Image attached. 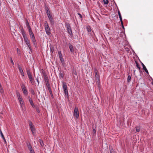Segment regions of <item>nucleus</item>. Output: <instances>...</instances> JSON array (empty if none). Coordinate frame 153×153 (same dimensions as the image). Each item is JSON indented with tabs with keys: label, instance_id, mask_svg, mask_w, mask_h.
<instances>
[{
	"label": "nucleus",
	"instance_id": "2f4dec72",
	"mask_svg": "<svg viewBox=\"0 0 153 153\" xmlns=\"http://www.w3.org/2000/svg\"><path fill=\"white\" fill-rule=\"evenodd\" d=\"M3 91V89L2 88V87L1 86V83H0V91L1 92H2Z\"/></svg>",
	"mask_w": 153,
	"mask_h": 153
},
{
	"label": "nucleus",
	"instance_id": "2eb2a0df",
	"mask_svg": "<svg viewBox=\"0 0 153 153\" xmlns=\"http://www.w3.org/2000/svg\"><path fill=\"white\" fill-rule=\"evenodd\" d=\"M29 101L32 106L33 108H34L35 107V105L34 104L32 100L30 98H29Z\"/></svg>",
	"mask_w": 153,
	"mask_h": 153
},
{
	"label": "nucleus",
	"instance_id": "8fccbe9b",
	"mask_svg": "<svg viewBox=\"0 0 153 153\" xmlns=\"http://www.w3.org/2000/svg\"><path fill=\"white\" fill-rule=\"evenodd\" d=\"M23 100V99L22 98V97L21 98L19 99L18 100Z\"/></svg>",
	"mask_w": 153,
	"mask_h": 153
},
{
	"label": "nucleus",
	"instance_id": "6e6552de",
	"mask_svg": "<svg viewBox=\"0 0 153 153\" xmlns=\"http://www.w3.org/2000/svg\"><path fill=\"white\" fill-rule=\"evenodd\" d=\"M29 35H30L31 41L33 42L34 45L36 46V42L33 33L30 34Z\"/></svg>",
	"mask_w": 153,
	"mask_h": 153
},
{
	"label": "nucleus",
	"instance_id": "7ed1b4c3",
	"mask_svg": "<svg viewBox=\"0 0 153 153\" xmlns=\"http://www.w3.org/2000/svg\"><path fill=\"white\" fill-rule=\"evenodd\" d=\"M29 124L32 134L33 135L35 136L36 134V129L34 125H33L32 122L31 121L29 122Z\"/></svg>",
	"mask_w": 153,
	"mask_h": 153
},
{
	"label": "nucleus",
	"instance_id": "c756f323",
	"mask_svg": "<svg viewBox=\"0 0 153 153\" xmlns=\"http://www.w3.org/2000/svg\"><path fill=\"white\" fill-rule=\"evenodd\" d=\"M25 23L27 26L30 25L28 21V20L27 19H26Z\"/></svg>",
	"mask_w": 153,
	"mask_h": 153
},
{
	"label": "nucleus",
	"instance_id": "79ce46f5",
	"mask_svg": "<svg viewBox=\"0 0 153 153\" xmlns=\"http://www.w3.org/2000/svg\"><path fill=\"white\" fill-rule=\"evenodd\" d=\"M119 18L120 19V21L121 22V23H122L123 21H122V17H119Z\"/></svg>",
	"mask_w": 153,
	"mask_h": 153
},
{
	"label": "nucleus",
	"instance_id": "72a5a7b5",
	"mask_svg": "<svg viewBox=\"0 0 153 153\" xmlns=\"http://www.w3.org/2000/svg\"><path fill=\"white\" fill-rule=\"evenodd\" d=\"M48 89L49 91L50 94H52V90H51V88H48Z\"/></svg>",
	"mask_w": 153,
	"mask_h": 153
},
{
	"label": "nucleus",
	"instance_id": "a18cd8bd",
	"mask_svg": "<svg viewBox=\"0 0 153 153\" xmlns=\"http://www.w3.org/2000/svg\"><path fill=\"white\" fill-rule=\"evenodd\" d=\"M0 134L1 136L2 134H3L1 129H0Z\"/></svg>",
	"mask_w": 153,
	"mask_h": 153
},
{
	"label": "nucleus",
	"instance_id": "a211bd4d",
	"mask_svg": "<svg viewBox=\"0 0 153 153\" xmlns=\"http://www.w3.org/2000/svg\"><path fill=\"white\" fill-rule=\"evenodd\" d=\"M27 73V74L28 77L32 76V74L30 72V71L29 69H28L26 70Z\"/></svg>",
	"mask_w": 153,
	"mask_h": 153
},
{
	"label": "nucleus",
	"instance_id": "9d476101",
	"mask_svg": "<svg viewBox=\"0 0 153 153\" xmlns=\"http://www.w3.org/2000/svg\"><path fill=\"white\" fill-rule=\"evenodd\" d=\"M18 66L21 75L23 76H24V74L22 68L19 65H18Z\"/></svg>",
	"mask_w": 153,
	"mask_h": 153
},
{
	"label": "nucleus",
	"instance_id": "7c9ffc66",
	"mask_svg": "<svg viewBox=\"0 0 153 153\" xmlns=\"http://www.w3.org/2000/svg\"><path fill=\"white\" fill-rule=\"evenodd\" d=\"M42 74L44 77L47 76V75H46V73L44 71H43V72L42 71Z\"/></svg>",
	"mask_w": 153,
	"mask_h": 153
},
{
	"label": "nucleus",
	"instance_id": "37998d69",
	"mask_svg": "<svg viewBox=\"0 0 153 153\" xmlns=\"http://www.w3.org/2000/svg\"><path fill=\"white\" fill-rule=\"evenodd\" d=\"M78 14L79 16L80 17V18H82V15L79 13H78Z\"/></svg>",
	"mask_w": 153,
	"mask_h": 153
},
{
	"label": "nucleus",
	"instance_id": "393cba45",
	"mask_svg": "<svg viewBox=\"0 0 153 153\" xmlns=\"http://www.w3.org/2000/svg\"><path fill=\"white\" fill-rule=\"evenodd\" d=\"M27 146L29 150L32 149V146L30 144H28L27 145Z\"/></svg>",
	"mask_w": 153,
	"mask_h": 153
},
{
	"label": "nucleus",
	"instance_id": "e433bc0d",
	"mask_svg": "<svg viewBox=\"0 0 153 153\" xmlns=\"http://www.w3.org/2000/svg\"><path fill=\"white\" fill-rule=\"evenodd\" d=\"M118 13L119 17H122L120 11L118 10Z\"/></svg>",
	"mask_w": 153,
	"mask_h": 153
},
{
	"label": "nucleus",
	"instance_id": "ddd939ff",
	"mask_svg": "<svg viewBox=\"0 0 153 153\" xmlns=\"http://www.w3.org/2000/svg\"><path fill=\"white\" fill-rule=\"evenodd\" d=\"M69 46L71 52L72 53L74 51V49L73 46L72 45L69 44Z\"/></svg>",
	"mask_w": 153,
	"mask_h": 153
},
{
	"label": "nucleus",
	"instance_id": "ea45409f",
	"mask_svg": "<svg viewBox=\"0 0 153 153\" xmlns=\"http://www.w3.org/2000/svg\"><path fill=\"white\" fill-rule=\"evenodd\" d=\"M30 153H34L35 152L34 150L33 149L30 150Z\"/></svg>",
	"mask_w": 153,
	"mask_h": 153
},
{
	"label": "nucleus",
	"instance_id": "c03bdc74",
	"mask_svg": "<svg viewBox=\"0 0 153 153\" xmlns=\"http://www.w3.org/2000/svg\"><path fill=\"white\" fill-rule=\"evenodd\" d=\"M93 132L95 134L96 133V130L94 129H93Z\"/></svg>",
	"mask_w": 153,
	"mask_h": 153
},
{
	"label": "nucleus",
	"instance_id": "cd10ccee",
	"mask_svg": "<svg viewBox=\"0 0 153 153\" xmlns=\"http://www.w3.org/2000/svg\"><path fill=\"white\" fill-rule=\"evenodd\" d=\"M30 92H31V94L32 95H35V92L34 91V90L33 89H31Z\"/></svg>",
	"mask_w": 153,
	"mask_h": 153
},
{
	"label": "nucleus",
	"instance_id": "864d4df0",
	"mask_svg": "<svg viewBox=\"0 0 153 153\" xmlns=\"http://www.w3.org/2000/svg\"><path fill=\"white\" fill-rule=\"evenodd\" d=\"M17 51H18V50H19V49L18 48H17Z\"/></svg>",
	"mask_w": 153,
	"mask_h": 153
},
{
	"label": "nucleus",
	"instance_id": "f704fd0d",
	"mask_svg": "<svg viewBox=\"0 0 153 153\" xmlns=\"http://www.w3.org/2000/svg\"><path fill=\"white\" fill-rule=\"evenodd\" d=\"M51 52L53 53L54 51V49L53 47H51L50 48Z\"/></svg>",
	"mask_w": 153,
	"mask_h": 153
},
{
	"label": "nucleus",
	"instance_id": "0eeeda50",
	"mask_svg": "<svg viewBox=\"0 0 153 153\" xmlns=\"http://www.w3.org/2000/svg\"><path fill=\"white\" fill-rule=\"evenodd\" d=\"M21 87L24 94L26 96L27 95L28 91L25 85L22 84L21 85Z\"/></svg>",
	"mask_w": 153,
	"mask_h": 153
},
{
	"label": "nucleus",
	"instance_id": "09e8293b",
	"mask_svg": "<svg viewBox=\"0 0 153 153\" xmlns=\"http://www.w3.org/2000/svg\"><path fill=\"white\" fill-rule=\"evenodd\" d=\"M121 24L122 25V26L124 28L123 25V23H121Z\"/></svg>",
	"mask_w": 153,
	"mask_h": 153
},
{
	"label": "nucleus",
	"instance_id": "3c124183",
	"mask_svg": "<svg viewBox=\"0 0 153 153\" xmlns=\"http://www.w3.org/2000/svg\"><path fill=\"white\" fill-rule=\"evenodd\" d=\"M110 153H114V152H113L111 151L110 150Z\"/></svg>",
	"mask_w": 153,
	"mask_h": 153
},
{
	"label": "nucleus",
	"instance_id": "412c9836",
	"mask_svg": "<svg viewBox=\"0 0 153 153\" xmlns=\"http://www.w3.org/2000/svg\"><path fill=\"white\" fill-rule=\"evenodd\" d=\"M136 130L137 132H139L140 130V127L139 126H137L135 127Z\"/></svg>",
	"mask_w": 153,
	"mask_h": 153
},
{
	"label": "nucleus",
	"instance_id": "4c0bfd02",
	"mask_svg": "<svg viewBox=\"0 0 153 153\" xmlns=\"http://www.w3.org/2000/svg\"><path fill=\"white\" fill-rule=\"evenodd\" d=\"M60 76L62 78H63L64 76L63 74L62 73L60 74Z\"/></svg>",
	"mask_w": 153,
	"mask_h": 153
},
{
	"label": "nucleus",
	"instance_id": "6e6d98bb",
	"mask_svg": "<svg viewBox=\"0 0 153 153\" xmlns=\"http://www.w3.org/2000/svg\"><path fill=\"white\" fill-rule=\"evenodd\" d=\"M21 153V152H20V153Z\"/></svg>",
	"mask_w": 153,
	"mask_h": 153
},
{
	"label": "nucleus",
	"instance_id": "423d86ee",
	"mask_svg": "<svg viewBox=\"0 0 153 153\" xmlns=\"http://www.w3.org/2000/svg\"><path fill=\"white\" fill-rule=\"evenodd\" d=\"M62 86L65 94L66 96H68V93L67 88V86L65 82H63Z\"/></svg>",
	"mask_w": 153,
	"mask_h": 153
},
{
	"label": "nucleus",
	"instance_id": "a19ab883",
	"mask_svg": "<svg viewBox=\"0 0 153 153\" xmlns=\"http://www.w3.org/2000/svg\"><path fill=\"white\" fill-rule=\"evenodd\" d=\"M29 34L33 33L32 29L28 30Z\"/></svg>",
	"mask_w": 153,
	"mask_h": 153
},
{
	"label": "nucleus",
	"instance_id": "49530a36",
	"mask_svg": "<svg viewBox=\"0 0 153 153\" xmlns=\"http://www.w3.org/2000/svg\"><path fill=\"white\" fill-rule=\"evenodd\" d=\"M4 140V142L5 143H6L7 142H6V140H5V138H4V139H3Z\"/></svg>",
	"mask_w": 153,
	"mask_h": 153
},
{
	"label": "nucleus",
	"instance_id": "f03ea898",
	"mask_svg": "<svg viewBox=\"0 0 153 153\" xmlns=\"http://www.w3.org/2000/svg\"><path fill=\"white\" fill-rule=\"evenodd\" d=\"M94 72L95 76V80L96 82H99L100 79V75L99 73L97 68L94 69Z\"/></svg>",
	"mask_w": 153,
	"mask_h": 153
},
{
	"label": "nucleus",
	"instance_id": "de8ad7c7",
	"mask_svg": "<svg viewBox=\"0 0 153 153\" xmlns=\"http://www.w3.org/2000/svg\"><path fill=\"white\" fill-rule=\"evenodd\" d=\"M1 137L3 139L5 138V137H4V135H3V134H2V135H1Z\"/></svg>",
	"mask_w": 153,
	"mask_h": 153
},
{
	"label": "nucleus",
	"instance_id": "58836bf2",
	"mask_svg": "<svg viewBox=\"0 0 153 153\" xmlns=\"http://www.w3.org/2000/svg\"><path fill=\"white\" fill-rule=\"evenodd\" d=\"M27 28L28 30L31 29V28L30 27V25H29L28 26H27Z\"/></svg>",
	"mask_w": 153,
	"mask_h": 153
},
{
	"label": "nucleus",
	"instance_id": "f3484780",
	"mask_svg": "<svg viewBox=\"0 0 153 153\" xmlns=\"http://www.w3.org/2000/svg\"><path fill=\"white\" fill-rule=\"evenodd\" d=\"M142 65L143 66V69L147 73V74H149L148 71L147 70V69H146V66H145V65L142 63Z\"/></svg>",
	"mask_w": 153,
	"mask_h": 153
},
{
	"label": "nucleus",
	"instance_id": "39448f33",
	"mask_svg": "<svg viewBox=\"0 0 153 153\" xmlns=\"http://www.w3.org/2000/svg\"><path fill=\"white\" fill-rule=\"evenodd\" d=\"M44 26L46 34L48 35H50L51 33L50 29L47 21L45 22Z\"/></svg>",
	"mask_w": 153,
	"mask_h": 153
},
{
	"label": "nucleus",
	"instance_id": "aec40b11",
	"mask_svg": "<svg viewBox=\"0 0 153 153\" xmlns=\"http://www.w3.org/2000/svg\"><path fill=\"white\" fill-rule=\"evenodd\" d=\"M16 94L18 100L22 97V96L19 92L18 91L16 92Z\"/></svg>",
	"mask_w": 153,
	"mask_h": 153
},
{
	"label": "nucleus",
	"instance_id": "bb28decb",
	"mask_svg": "<svg viewBox=\"0 0 153 153\" xmlns=\"http://www.w3.org/2000/svg\"><path fill=\"white\" fill-rule=\"evenodd\" d=\"M46 83L47 87L48 88V89L51 88L50 85L49 84V82H46Z\"/></svg>",
	"mask_w": 153,
	"mask_h": 153
},
{
	"label": "nucleus",
	"instance_id": "a878e982",
	"mask_svg": "<svg viewBox=\"0 0 153 153\" xmlns=\"http://www.w3.org/2000/svg\"><path fill=\"white\" fill-rule=\"evenodd\" d=\"M44 79L46 82H49V79L47 76L44 77Z\"/></svg>",
	"mask_w": 153,
	"mask_h": 153
},
{
	"label": "nucleus",
	"instance_id": "f257e3e1",
	"mask_svg": "<svg viewBox=\"0 0 153 153\" xmlns=\"http://www.w3.org/2000/svg\"><path fill=\"white\" fill-rule=\"evenodd\" d=\"M21 33L24 38V40L26 44L27 45L28 47L30 49L31 47L30 41L27 38L26 36V35L25 33L24 30L23 28H22L21 29Z\"/></svg>",
	"mask_w": 153,
	"mask_h": 153
},
{
	"label": "nucleus",
	"instance_id": "5701e85b",
	"mask_svg": "<svg viewBox=\"0 0 153 153\" xmlns=\"http://www.w3.org/2000/svg\"><path fill=\"white\" fill-rule=\"evenodd\" d=\"M45 9L47 14L50 13V12L49 10V9L47 7H46Z\"/></svg>",
	"mask_w": 153,
	"mask_h": 153
},
{
	"label": "nucleus",
	"instance_id": "6ab92c4d",
	"mask_svg": "<svg viewBox=\"0 0 153 153\" xmlns=\"http://www.w3.org/2000/svg\"><path fill=\"white\" fill-rule=\"evenodd\" d=\"M58 53L59 54V57L61 61H62V59H63V58H62V55L61 52L60 51H58Z\"/></svg>",
	"mask_w": 153,
	"mask_h": 153
},
{
	"label": "nucleus",
	"instance_id": "20e7f679",
	"mask_svg": "<svg viewBox=\"0 0 153 153\" xmlns=\"http://www.w3.org/2000/svg\"><path fill=\"white\" fill-rule=\"evenodd\" d=\"M65 25L67 30L68 33L71 37H72L73 33L70 24L68 23H65Z\"/></svg>",
	"mask_w": 153,
	"mask_h": 153
},
{
	"label": "nucleus",
	"instance_id": "5fc2aeb1",
	"mask_svg": "<svg viewBox=\"0 0 153 153\" xmlns=\"http://www.w3.org/2000/svg\"><path fill=\"white\" fill-rule=\"evenodd\" d=\"M152 84L153 85V81L152 82Z\"/></svg>",
	"mask_w": 153,
	"mask_h": 153
},
{
	"label": "nucleus",
	"instance_id": "1a4fd4ad",
	"mask_svg": "<svg viewBox=\"0 0 153 153\" xmlns=\"http://www.w3.org/2000/svg\"><path fill=\"white\" fill-rule=\"evenodd\" d=\"M79 112L78 108L77 107H75L73 115L74 116H75L76 119L78 118L79 117Z\"/></svg>",
	"mask_w": 153,
	"mask_h": 153
},
{
	"label": "nucleus",
	"instance_id": "c85d7f7f",
	"mask_svg": "<svg viewBox=\"0 0 153 153\" xmlns=\"http://www.w3.org/2000/svg\"><path fill=\"white\" fill-rule=\"evenodd\" d=\"M103 2L105 4H108L109 1L108 0H103Z\"/></svg>",
	"mask_w": 153,
	"mask_h": 153
},
{
	"label": "nucleus",
	"instance_id": "f8f14e48",
	"mask_svg": "<svg viewBox=\"0 0 153 153\" xmlns=\"http://www.w3.org/2000/svg\"><path fill=\"white\" fill-rule=\"evenodd\" d=\"M28 78L30 79V80L31 83L32 85H33L35 82V81H34V78L32 77V76L29 77H28Z\"/></svg>",
	"mask_w": 153,
	"mask_h": 153
},
{
	"label": "nucleus",
	"instance_id": "b1692460",
	"mask_svg": "<svg viewBox=\"0 0 153 153\" xmlns=\"http://www.w3.org/2000/svg\"><path fill=\"white\" fill-rule=\"evenodd\" d=\"M131 76L130 75H128L127 78V81L129 82L131 80Z\"/></svg>",
	"mask_w": 153,
	"mask_h": 153
},
{
	"label": "nucleus",
	"instance_id": "603ef678",
	"mask_svg": "<svg viewBox=\"0 0 153 153\" xmlns=\"http://www.w3.org/2000/svg\"><path fill=\"white\" fill-rule=\"evenodd\" d=\"M1 0H0V6H1Z\"/></svg>",
	"mask_w": 153,
	"mask_h": 153
},
{
	"label": "nucleus",
	"instance_id": "473e14b6",
	"mask_svg": "<svg viewBox=\"0 0 153 153\" xmlns=\"http://www.w3.org/2000/svg\"><path fill=\"white\" fill-rule=\"evenodd\" d=\"M40 145L42 146L44 144L43 141H42V140H40Z\"/></svg>",
	"mask_w": 153,
	"mask_h": 153
},
{
	"label": "nucleus",
	"instance_id": "dca6fc26",
	"mask_svg": "<svg viewBox=\"0 0 153 153\" xmlns=\"http://www.w3.org/2000/svg\"><path fill=\"white\" fill-rule=\"evenodd\" d=\"M86 29L88 33L89 34H91V27L89 26H87L86 27Z\"/></svg>",
	"mask_w": 153,
	"mask_h": 153
},
{
	"label": "nucleus",
	"instance_id": "c9c22d12",
	"mask_svg": "<svg viewBox=\"0 0 153 153\" xmlns=\"http://www.w3.org/2000/svg\"><path fill=\"white\" fill-rule=\"evenodd\" d=\"M10 61H11V63H12V64L13 65H14V62L13 60V59H12V58L11 57L10 58Z\"/></svg>",
	"mask_w": 153,
	"mask_h": 153
},
{
	"label": "nucleus",
	"instance_id": "9b49d317",
	"mask_svg": "<svg viewBox=\"0 0 153 153\" xmlns=\"http://www.w3.org/2000/svg\"><path fill=\"white\" fill-rule=\"evenodd\" d=\"M19 103L21 107L23 108L25 106V103L23 100H19Z\"/></svg>",
	"mask_w": 153,
	"mask_h": 153
},
{
	"label": "nucleus",
	"instance_id": "4be33fe9",
	"mask_svg": "<svg viewBox=\"0 0 153 153\" xmlns=\"http://www.w3.org/2000/svg\"><path fill=\"white\" fill-rule=\"evenodd\" d=\"M135 62L136 63V66L137 67L138 69H139L140 70V65H139V64L137 62L135 61Z\"/></svg>",
	"mask_w": 153,
	"mask_h": 153
},
{
	"label": "nucleus",
	"instance_id": "4468645a",
	"mask_svg": "<svg viewBox=\"0 0 153 153\" xmlns=\"http://www.w3.org/2000/svg\"><path fill=\"white\" fill-rule=\"evenodd\" d=\"M47 15H48V16L49 19L51 21H52V20H53V17L52 16L51 14V13H48L47 14Z\"/></svg>",
	"mask_w": 153,
	"mask_h": 153
}]
</instances>
